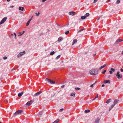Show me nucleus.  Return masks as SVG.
<instances>
[{"label":"nucleus","mask_w":123,"mask_h":123,"mask_svg":"<svg viewBox=\"0 0 123 123\" xmlns=\"http://www.w3.org/2000/svg\"><path fill=\"white\" fill-rule=\"evenodd\" d=\"M98 70H96L95 69H92L90 70L89 73L91 74L92 75H96L98 74Z\"/></svg>","instance_id":"nucleus-1"},{"label":"nucleus","mask_w":123,"mask_h":123,"mask_svg":"<svg viewBox=\"0 0 123 123\" xmlns=\"http://www.w3.org/2000/svg\"><path fill=\"white\" fill-rule=\"evenodd\" d=\"M23 112V111L22 110H18L16 112L13 114L12 117H15V116L17 115H18L19 114Z\"/></svg>","instance_id":"nucleus-2"},{"label":"nucleus","mask_w":123,"mask_h":123,"mask_svg":"<svg viewBox=\"0 0 123 123\" xmlns=\"http://www.w3.org/2000/svg\"><path fill=\"white\" fill-rule=\"evenodd\" d=\"M45 81L48 82L51 84H54L55 83V82L53 80H52L50 79L46 78L45 79Z\"/></svg>","instance_id":"nucleus-3"},{"label":"nucleus","mask_w":123,"mask_h":123,"mask_svg":"<svg viewBox=\"0 0 123 123\" xmlns=\"http://www.w3.org/2000/svg\"><path fill=\"white\" fill-rule=\"evenodd\" d=\"M119 74L120 72L119 71H118L117 72L116 75L117 78L118 79L121 78L122 77V75L121 74Z\"/></svg>","instance_id":"nucleus-4"},{"label":"nucleus","mask_w":123,"mask_h":123,"mask_svg":"<svg viewBox=\"0 0 123 123\" xmlns=\"http://www.w3.org/2000/svg\"><path fill=\"white\" fill-rule=\"evenodd\" d=\"M25 51H24L22 52H20L18 55L17 57H19L22 55H23L25 54Z\"/></svg>","instance_id":"nucleus-5"},{"label":"nucleus","mask_w":123,"mask_h":123,"mask_svg":"<svg viewBox=\"0 0 123 123\" xmlns=\"http://www.w3.org/2000/svg\"><path fill=\"white\" fill-rule=\"evenodd\" d=\"M7 17H6L3 18L0 22V25L3 23L6 20Z\"/></svg>","instance_id":"nucleus-6"},{"label":"nucleus","mask_w":123,"mask_h":123,"mask_svg":"<svg viewBox=\"0 0 123 123\" xmlns=\"http://www.w3.org/2000/svg\"><path fill=\"white\" fill-rule=\"evenodd\" d=\"M123 41V39H117L115 42V44H118L119 43Z\"/></svg>","instance_id":"nucleus-7"},{"label":"nucleus","mask_w":123,"mask_h":123,"mask_svg":"<svg viewBox=\"0 0 123 123\" xmlns=\"http://www.w3.org/2000/svg\"><path fill=\"white\" fill-rule=\"evenodd\" d=\"M33 101L32 100H31L27 102L25 104L26 105L29 106L31 105L33 103Z\"/></svg>","instance_id":"nucleus-8"},{"label":"nucleus","mask_w":123,"mask_h":123,"mask_svg":"<svg viewBox=\"0 0 123 123\" xmlns=\"http://www.w3.org/2000/svg\"><path fill=\"white\" fill-rule=\"evenodd\" d=\"M110 81L109 80H104L103 82V83L104 84H110Z\"/></svg>","instance_id":"nucleus-9"},{"label":"nucleus","mask_w":123,"mask_h":123,"mask_svg":"<svg viewBox=\"0 0 123 123\" xmlns=\"http://www.w3.org/2000/svg\"><path fill=\"white\" fill-rule=\"evenodd\" d=\"M42 92V91H40L38 92H37L33 95V96L34 97H36L37 96H38Z\"/></svg>","instance_id":"nucleus-10"},{"label":"nucleus","mask_w":123,"mask_h":123,"mask_svg":"<svg viewBox=\"0 0 123 123\" xmlns=\"http://www.w3.org/2000/svg\"><path fill=\"white\" fill-rule=\"evenodd\" d=\"M100 119L99 117H97L94 123H98L99 122Z\"/></svg>","instance_id":"nucleus-11"},{"label":"nucleus","mask_w":123,"mask_h":123,"mask_svg":"<svg viewBox=\"0 0 123 123\" xmlns=\"http://www.w3.org/2000/svg\"><path fill=\"white\" fill-rule=\"evenodd\" d=\"M119 100H117L116 99L115 100L113 103V105H114V106H115V105L119 101Z\"/></svg>","instance_id":"nucleus-12"},{"label":"nucleus","mask_w":123,"mask_h":123,"mask_svg":"<svg viewBox=\"0 0 123 123\" xmlns=\"http://www.w3.org/2000/svg\"><path fill=\"white\" fill-rule=\"evenodd\" d=\"M69 14L70 15H74L75 14V12H71L69 13Z\"/></svg>","instance_id":"nucleus-13"},{"label":"nucleus","mask_w":123,"mask_h":123,"mask_svg":"<svg viewBox=\"0 0 123 123\" xmlns=\"http://www.w3.org/2000/svg\"><path fill=\"white\" fill-rule=\"evenodd\" d=\"M63 39V38L62 37H59L58 39V42H60L62 41V40Z\"/></svg>","instance_id":"nucleus-14"},{"label":"nucleus","mask_w":123,"mask_h":123,"mask_svg":"<svg viewBox=\"0 0 123 123\" xmlns=\"http://www.w3.org/2000/svg\"><path fill=\"white\" fill-rule=\"evenodd\" d=\"M32 18L29 19V20L27 22V23H26V26H28V25H29L30 24V22L31 21V20L32 19Z\"/></svg>","instance_id":"nucleus-15"},{"label":"nucleus","mask_w":123,"mask_h":123,"mask_svg":"<svg viewBox=\"0 0 123 123\" xmlns=\"http://www.w3.org/2000/svg\"><path fill=\"white\" fill-rule=\"evenodd\" d=\"M77 41V40L76 39H74L73 41V43L72 44V45H73Z\"/></svg>","instance_id":"nucleus-16"},{"label":"nucleus","mask_w":123,"mask_h":123,"mask_svg":"<svg viewBox=\"0 0 123 123\" xmlns=\"http://www.w3.org/2000/svg\"><path fill=\"white\" fill-rule=\"evenodd\" d=\"M24 7H20L19 8V10H21L23 11L24 10Z\"/></svg>","instance_id":"nucleus-17"},{"label":"nucleus","mask_w":123,"mask_h":123,"mask_svg":"<svg viewBox=\"0 0 123 123\" xmlns=\"http://www.w3.org/2000/svg\"><path fill=\"white\" fill-rule=\"evenodd\" d=\"M114 106V105L113 104L110 107L109 109V111H110L111 110V109Z\"/></svg>","instance_id":"nucleus-18"},{"label":"nucleus","mask_w":123,"mask_h":123,"mask_svg":"<svg viewBox=\"0 0 123 123\" xmlns=\"http://www.w3.org/2000/svg\"><path fill=\"white\" fill-rule=\"evenodd\" d=\"M42 114V112L41 111L39 112L38 114V116L39 117H40L41 115Z\"/></svg>","instance_id":"nucleus-19"},{"label":"nucleus","mask_w":123,"mask_h":123,"mask_svg":"<svg viewBox=\"0 0 123 123\" xmlns=\"http://www.w3.org/2000/svg\"><path fill=\"white\" fill-rule=\"evenodd\" d=\"M23 94V92H22L20 93H19L18 95V97H21Z\"/></svg>","instance_id":"nucleus-20"},{"label":"nucleus","mask_w":123,"mask_h":123,"mask_svg":"<svg viewBox=\"0 0 123 123\" xmlns=\"http://www.w3.org/2000/svg\"><path fill=\"white\" fill-rule=\"evenodd\" d=\"M59 121V119H57L54 122H53L52 123H57Z\"/></svg>","instance_id":"nucleus-21"},{"label":"nucleus","mask_w":123,"mask_h":123,"mask_svg":"<svg viewBox=\"0 0 123 123\" xmlns=\"http://www.w3.org/2000/svg\"><path fill=\"white\" fill-rule=\"evenodd\" d=\"M89 15V13H87L85 15V16L86 17V18L88 17Z\"/></svg>","instance_id":"nucleus-22"},{"label":"nucleus","mask_w":123,"mask_h":123,"mask_svg":"<svg viewBox=\"0 0 123 123\" xmlns=\"http://www.w3.org/2000/svg\"><path fill=\"white\" fill-rule=\"evenodd\" d=\"M90 110H86L85 111V113L89 112H90Z\"/></svg>","instance_id":"nucleus-23"},{"label":"nucleus","mask_w":123,"mask_h":123,"mask_svg":"<svg viewBox=\"0 0 123 123\" xmlns=\"http://www.w3.org/2000/svg\"><path fill=\"white\" fill-rule=\"evenodd\" d=\"M86 18V17L85 16H81V19H84Z\"/></svg>","instance_id":"nucleus-24"},{"label":"nucleus","mask_w":123,"mask_h":123,"mask_svg":"<svg viewBox=\"0 0 123 123\" xmlns=\"http://www.w3.org/2000/svg\"><path fill=\"white\" fill-rule=\"evenodd\" d=\"M111 99H108V100H107V101H106V103L107 104H109L110 102L111 101Z\"/></svg>","instance_id":"nucleus-25"},{"label":"nucleus","mask_w":123,"mask_h":123,"mask_svg":"<svg viewBox=\"0 0 123 123\" xmlns=\"http://www.w3.org/2000/svg\"><path fill=\"white\" fill-rule=\"evenodd\" d=\"M75 93H73L71 94L70 96H73L74 97L75 96Z\"/></svg>","instance_id":"nucleus-26"},{"label":"nucleus","mask_w":123,"mask_h":123,"mask_svg":"<svg viewBox=\"0 0 123 123\" xmlns=\"http://www.w3.org/2000/svg\"><path fill=\"white\" fill-rule=\"evenodd\" d=\"M55 53L54 51H53L50 53V54L51 55H52L55 54Z\"/></svg>","instance_id":"nucleus-27"},{"label":"nucleus","mask_w":123,"mask_h":123,"mask_svg":"<svg viewBox=\"0 0 123 123\" xmlns=\"http://www.w3.org/2000/svg\"><path fill=\"white\" fill-rule=\"evenodd\" d=\"M61 56V55H59L55 59L56 60L58 59Z\"/></svg>","instance_id":"nucleus-28"},{"label":"nucleus","mask_w":123,"mask_h":123,"mask_svg":"<svg viewBox=\"0 0 123 123\" xmlns=\"http://www.w3.org/2000/svg\"><path fill=\"white\" fill-rule=\"evenodd\" d=\"M111 71H112V72H114L116 70L115 69H114L113 68H111Z\"/></svg>","instance_id":"nucleus-29"},{"label":"nucleus","mask_w":123,"mask_h":123,"mask_svg":"<svg viewBox=\"0 0 123 123\" xmlns=\"http://www.w3.org/2000/svg\"><path fill=\"white\" fill-rule=\"evenodd\" d=\"M85 29H81L80 30H79L78 31V32H81V31H83V30H85Z\"/></svg>","instance_id":"nucleus-30"},{"label":"nucleus","mask_w":123,"mask_h":123,"mask_svg":"<svg viewBox=\"0 0 123 123\" xmlns=\"http://www.w3.org/2000/svg\"><path fill=\"white\" fill-rule=\"evenodd\" d=\"M23 34V33H22V32H19L18 33V35L19 36H20L22 35Z\"/></svg>","instance_id":"nucleus-31"},{"label":"nucleus","mask_w":123,"mask_h":123,"mask_svg":"<svg viewBox=\"0 0 123 123\" xmlns=\"http://www.w3.org/2000/svg\"><path fill=\"white\" fill-rule=\"evenodd\" d=\"M69 31H67L66 32H65V34L66 35H67V34H68L69 33Z\"/></svg>","instance_id":"nucleus-32"},{"label":"nucleus","mask_w":123,"mask_h":123,"mask_svg":"<svg viewBox=\"0 0 123 123\" xmlns=\"http://www.w3.org/2000/svg\"><path fill=\"white\" fill-rule=\"evenodd\" d=\"M106 66V64H105L104 65L100 67L101 68H104L105 66Z\"/></svg>","instance_id":"nucleus-33"},{"label":"nucleus","mask_w":123,"mask_h":123,"mask_svg":"<svg viewBox=\"0 0 123 123\" xmlns=\"http://www.w3.org/2000/svg\"><path fill=\"white\" fill-rule=\"evenodd\" d=\"M75 89L76 90H78L80 89V88L78 87H75Z\"/></svg>","instance_id":"nucleus-34"},{"label":"nucleus","mask_w":123,"mask_h":123,"mask_svg":"<svg viewBox=\"0 0 123 123\" xmlns=\"http://www.w3.org/2000/svg\"><path fill=\"white\" fill-rule=\"evenodd\" d=\"M120 1L119 0H117L116 2V3L117 4H118L120 3Z\"/></svg>","instance_id":"nucleus-35"},{"label":"nucleus","mask_w":123,"mask_h":123,"mask_svg":"<svg viewBox=\"0 0 123 123\" xmlns=\"http://www.w3.org/2000/svg\"><path fill=\"white\" fill-rule=\"evenodd\" d=\"M64 109L63 108H62L59 111L60 112H61L63 111Z\"/></svg>","instance_id":"nucleus-36"},{"label":"nucleus","mask_w":123,"mask_h":123,"mask_svg":"<svg viewBox=\"0 0 123 123\" xmlns=\"http://www.w3.org/2000/svg\"><path fill=\"white\" fill-rule=\"evenodd\" d=\"M106 70H104V71H103L102 72L103 74H105V73L106 72Z\"/></svg>","instance_id":"nucleus-37"},{"label":"nucleus","mask_w":123,"mask_h":123,"mask_svg":"<svg viewBox=\"0 0 123 123\" xmlns=\"http://www.w3.org/2000/svg\"><path fill=\"white\" fill-rule=\"evenodd\" d=\"M3 58L4 60H6L7 59V58L6 56H5L3 57Z\"/></svg>","instance_id":"nucleus-38"},{"label":"nucleus","mask_w":123,"mask_h":123,"mask_svg":"<svg viewBox=\"0 0 123 123\" xmlns=\"http://www.w3.org/2000/svg\"><path fill=\"white\" fill-rule=\"evenodd\" d=\"M35 14L37 15V16H38L39 15L40 13L39 12H38L37 13H36Z\"/></svg>","instance_id":"nucleus-39"},{"label":"nucleus","mask_w":123,"mask_h":123,"mask_svg":"<svg viewBox=\"0 0 123 123\" xmlns=\"http://www.w3.org/2000/svg\"><path fill=\"white\" fill-rule=\"evenodd\" d=\"M95 83H94V84H92L91 86H90V87H93V85H94L95 84Z\"/></svg>","instance_id":"nucleus-40"},{"label":"nucleus","mask_w":123,"mask_h":123,"mask_svg":"<svg viewBox=\"0 0 123 123\" xmlns=\"http://www.w3.org/2000/svg\"><path fill=\"white\" fill-rule=\"evenodd\" d=\"M109 72L110 74H112L113 73L112 71L111 70H110L109 71Z\"/></svg>","instance_id":"nucleus-41"},{"label":"nucleus","mask_w":123,"mask_h":123,"mask_svg":"<svg viewBox=\"0 0 123 123\" xmlns=\"http://www.w3.org/2000/svg\"><path fill=\"white\" fill-rule=\"evenodd\" d=\"M4 102L5 104L6 103H7L8 101L6 100H5V101Z\"/></svg>","instance_id":"nucleus-42"},{"label":"nucleus","mask_w":123,"mask_h":123,"mask_svg":"<svg viewBox=\"0 0 123 123\" xmlns=\"http://www.w3.org/2000/svg\"><path fill=\"white\" fill-rule=\"evenodd\" d=\"M13 35V34L12 33H11L10 34V35H9V37H11V36H12Z\"/></svg>","instance_id":"nucleus-43"},{"label":"nucleus","mask_w":123,"mask_h":123,"mask_svg":"<svg viewBox=\"0 0 123 123\" xmlns=\"http://www.w3.org/2000/svg\"><path fill=\"white\" fill-rule=\"evenodd\" d=\"M97 0H94V2H93V3H95L96 2H97Z\"/></svg>","instance_id":"nucleus-44"},{"label":"nucleus","mask_w":123,"mask_h":123,"mask_svg":"<svg viewBox=\"0 0 123 123\" xmlns=\"http://www.w3.org/2000/svg\"><path fill=\"white\" fill-rule=\"evenodd\" d=\"M98 94H97V96L95 97V98H98Z\"/></svg>","instance_id":"nucleus-45"},{"label":"nucleus","mask_w":123,"mask_h":123,"mask_svg":"<svg viewBox=\"0 0 123 123\" xmlns=\"http://www.w3.org/2000/svg\"><path fill=\"white\" fill-rule=\"evenodd\" d=\"M120 70L121 72H123V69L122 68H121L120 69Z\"/></svg>","instance_id":"nucleus-46"},{"label":"nucleus","mask_w":123,"mask_h":123,"mask_svg":"<svg viewBox=\"0 0 123 123\" xmlns=\"http://www.w3.org/2000/svg\"><path fill=\"white\" fill-rule=\"evenodd\" d=\"M65 86V85H63L61 86V87L62 88L64 87Z\"/></svg>","instance_id":"nucleus-47"},{"label":"nucleus","mask_w":123,"mask_h":123,"mask_svg":"<svg viewBox=\"0 0 123 123\" xmlns=\"http://www.w3.org/2000/svg\"><path fill=\"white\" fill-rule=\"evenodd\" d=\"M105 86V85H104V84H102V86H101L102 87H104V86Z\"/></svg>","instance_id":"nucleus-48"},{"label":"nucleus","mask_w":123,"mask_h":123,"mask_svg":"<svg viewBox=\"0 0 123 123\" xmlns=\"http://www.w3.org/2000/svg\"><path fill=\"white\" fill-rule=\"evenodd\" d=\"M46 0H43L42 1L43 2H44L45 1H46Z\"/></svg>","instance_id":"nucleus-49"},{"label":"nucleus","mask_w":123,"mask_h":123,"mask_svg":"<svg viewBox=\"0 0 123 123\" xmlns=\"http://www.w3.org/2000/svg\"><path fill=\"white\" fill-rule=\"evenodd\" d=\"M14 7V6H11L10 7V8H13Z\"/></svg>","instance_id":"nucleus-50"},{"label":"nucleus","mask_w":123,"mask_h":123,"mask_svg":"<svg viewBox=\"0 0 123 123\" xmlns=\"http://www.w3.org/2000/svg\"><path fill=\"white\" fill-rule=\"evenodd\" d=\"M14 35H15V36L16 37V34L15 33H14Z\"/></svg>","instance_id":"nucleus-51"},{"label":"nucleus","mask_w":123,"mask_h":123,"mask_svg":"<svg viewBox=\"0 0 123 123\" xmlns=\"http://www.w3.org/2000/svg\"><path fill=\"white\" fill-rule=\"evenodd\" d=\"M22 32H23V33H23V34H24L25 33V31H23Z\"/></svg>","instance_id":"nucleus-52"},{"label":"nucleus","mask_w":123,"mask_h":123,"mask_svg":"<svg viewBox=\"0 0 123 123\" xmlns=\"http://www.w3.org/2000/svg\"><path fill=\"white\" fill-rule=\"evenodd\" d=\"M100 18V17H98V18L97 20H98Z\"/></svg>","instance_id":"nucleus-53"},{"label":"nucleus","mask_w":123,"mask_h":123,"mask_svg":"<svg viewBox=\"0 0 123 123\" xmlns=\"http://www.w3.org/2000/svg\"><path fill=\"white\" fill-rule=\"evenodd\" d=\"M102 69V68H101V67H100L99 68V70H101V69Z\"/></svg>","instance_id":"nucleus-54"},{"label":"nucleus","mask_w":123,"mask_h":123,"mask_svg":"<svg viewBox=\"0 0 123 123\" xmlns=\"http://www.w3.org/2000/svg\"><path fill=\"white\" fill-rule=\"evenodd\" d=\"M14 69H15L14 68H13L12 69V70H14Z\"/></svg>","instance_id":"nucleus-55"},{"label":"nucleus","mask_w":123,"mask_h":123,"mask_svg":"<svg viewBox=\"0 0 123 123\" xmlns=\"http://www.w3.org/2000/svg\"><path fill=\"white\" fill-rule=\"evenodd\" d=\"M10 0H7V1L8 2H9L10 1Z\"/></svg>","instance_id":"nucleus-56"},{"label":"nucleus","mask_w":123,"mask_h":123,"mask_svg":"<svg viewBox=\"0 0 123 123\" xmlns=\"http://www.w3.org/2000/svg\"><path fill=\"white\" fill-rule=\"evenodd\" d=\"M121 54L122 55H123V51H122Z\"/></svg>","instance_id":"nucleus-57"},{"label":"nucleus","mask_w":123,"mask_h":123,"mask_svg":"<svg viewBox=\"0 0 123 123\" xmlns=\"http://www.w3.org/2000/svg\"><path fill=\"white\" fill-rule=\"evenodd\" d=\"M96 55V54H94V55H93L94 56H95Z\"/></svg>","instance_id":"nucleus-58"},{"label":"nucleus","mask_w":123,"mask_h":123,"mask_svg":"<svg viewBox=\"0 0 123 123\" xmlns=\"http://www.w3.org/2000/svg\"><path fill=\"white\" fill-rule=\"evenodd\" d=\"M110 0H108L107 1L108 2H109L110 1Z\"/></svg>","instance_id":"nucleus-59"},{"label":"nucleus","mask_w":123,"mask_h":123,"mask_svg":"<svg viewBox=\"0 0 123 123\" xmlns=\"http://www.w3.org/2000/svg\"><path fill=\"white\" fill-rule=\"evenodd\" d=\"M96 98H95L94 99H93L92 100V101H93V100H95Z\"/></svg>","instance_id":"nucleus-60"},{"label":"nucleus","mask_w":123,"mask_h":123,"mask_svg":"<svg viewBox=\"0 0 123 123\" xmlns=\"http://www.w3.org/2000/svg\"><path fill=\"white\" fill-rule=\"evenodd\" d=\"M18 43L19 44H20L21 43L20 42H19Z\"/></svg>","instance_id":"nucleus-61"},{"label":"nucleus","mask_w":123,"mask_h":123,"mask_svg":"<svg viewBox=\"0 0 123 123\" xmlns=\"http://www.w3.org/2000/svg\"><path fill=\"white\" fill-rule=\"evenodd\" d=\"M69 23H68L67 24V25H69Z\"/></svg>","instance_id":"nucleus-62"},{"label":"nucleus","mask_w":123,"mask_h":123,"mask_svg":"<svg viewBox=\"0 0 123 123\" xmlns=\"http://www.w3.org/2000/svg\"><path fill=\"white\" fill-rule=\"evenodd\" d=\"M86 52L85 53V54H86Z\"/></svg>","instance_id":"nucleus-63"},{"label":"nucleus","mask_w":123,"mask_h":123,"mask_svg":"<svg viewBox=\"0 0 123 123\" xmlns=\"http://www.w3.org/2000/svg\"><path fill=\"white\" fill-rule=\"evenodd\" d=\"M0 123H2L1 122H0Z\"/></svg>","instance_id":"nucleus-64"}]
</instances>
